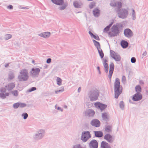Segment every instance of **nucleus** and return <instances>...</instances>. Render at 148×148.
Masks as SVG:
<instances>
[{"mask_svg": "<svg viewBox=\"0 0 148 148\" xmlns=\"http://www.w3.org/2000/svg\"><path fill=\"white\" fill-rule=\"evenodd\" d=\"M122 6V3H119L118 4V8H117L116 11L117 12L118 17L122 19L126 18L129 14L128 10L125 8L121 9Z\"/></svg>", "mask_w": 148, "mask_h": 148, "instance_id": "f257e3e1", "label": "nucleus"}, {"mask_svg": "<svg viewBox=\"0 0 148 148\" xmlns=\"http://www.w3.org/2000/svg\"><path fill=\"white\" fill-rule=\"evenodd\" d=\"M99 91L97 88H94L91 89L88 93V96L91 101L97 100L99 95Z\"/></svg>", "mask_w": 148, "mask_h": 148, "instance_id": "f03ea898", "label": "nucleus"}, {"mask_svg": "<svg viewBox=\"0 0 148 148\" xmlns=\"http://www.w3.org/2000/svg\"><path fill=\"white\" fill-rule=\"evenodd\" d=\"M29 77L28 70L25 69L20 70L18 75V79L20 81H26L29 79Z\"/></svg>", "mask_w": 148, "mask_h": 148, "instance_id": "7ed1b4c3", "label": "nucleus"}, {"mask_svg": "<svg viewBox=\"0 0 148 148\" xmlns=\"http://www.w3.org/2000/svg\"><path fill=\"white\" fill-rule=\"evenodd\" d=\"M114 86L115 98L117 99L122 92V88L120 86V83L119 78H117L115 79Z\"/></svg>", "mask_w": 148, "mask_h": 148, "instance_id": "20e7f679", "label": "nucleus"}, {"mask_svg": "<svg viewBox=\"0 0 148 148\" xmlns=\"http://www.w3.org/2000/svg\"><path fill=\"white\" fill-rule=\"evenodd\" d=\"M45 131L43 129H39L37 130L33 136L34 140L38 141L42 139L44 136Z\"/></svg>", "mask_w": 148, "mask_h": 148, "instance_id": "39448f33", "label": "nucleus"}, {"mask_svg": "<svg viewBox=\"0 0 148 148\" xmlns=\"http://www.w3.org/2000/svg\"><path fill=\"white\" fill-rule=\"evenodd\" d=\"M91 137V135L89 131H83L82 133L81 139L82 141L85 142L90 138Z\"/></svg>", "mask_w": 148, "mask_h": 148, "instance_id": "423d86ee", "label": "nucleus"}, {"mask_svg": "<svg viewBox=\"0 0 148 148\" xmlns=\"http://www.w3.org/2000/svg\"><path fill=\"white\" fill-rule=\"evenodd\" d=\"M111 32L108 33V34L110 37L116 36L119 33V29L115 25H113L111 28Z\"/></svg>", "mask_w": 148, "mask_h": 148, "instance_id": "0eeeda50", "label": "nucleus"}, {"mask_svg": "<svg viewBox=\"0 0 148 148\" xmlns=\"http://www.w3.org/2000/svg\"><path fill=\"white\" fill-rule=\"evenodd\" d=\"M110 55L115 61L119 62L121 60L120 55L117 53H116L114 51L112 50H110Z\"/></svg>", "mask_w": 148, "mask_h": 148, "instance_id": "6e6552de", "label": "nucleus"}, {"mask_svg": "<svg viewBox=\"0 0 148 148\" xmlns=\"http://www.w3.org/2000/svg\"><path fill=\"white\" fill-rule=\"evenodd\" d=\"M40 69L38 68H32L30 71L31 76L33 77H37L40 72Z\"/></svg>", "mask_w": 148, "mask_h": 148, "instance_id": "1a4fd4ad", "label": "nucleus"}, {"mask_svg": "<svg viewBox=\"0 0 148 148\" xmlns=\"http://www.w3.org/2000/svg\"><path fill=\"white\" fill-rule=\"evenodd\" d=\"M94 105L97 108L99 109L102 111L104 110L106 107V105L103 104L100 102H96L95 103Z\"/></svg>", "mask_w": 148, "mask_h": 148, "instance_id": "9d476101", "label": "nucleus"}, {"mask_svg": "<svg viewBox=\"0 0 148 148\" xmlns=\"http://www.w3.org/2000/svg\"><path fill=\"white\" fill-rule=\"evenodd\" d=\"M84 114L85 116L89 117L93 116L95 114V112L92 109H88L85 111Z\"/></svg>", "mask_w": 148, "mask_h": 148, "instance_id": "9b49d317", "label": "nucleus"}, {"mask_svg": "<svg viewBox=\"0 0 148 148\" xmlns=\"http://www.w3.org/2000/svg\"><path fill=\"white\" fill-rule=\"evenodd\" d=\"M124 34L125 37L129 38H131L133 35L132 31L129 28H127L124 30Z\"/></svg>", "mask_w": 148, "mask_h": 148, "instance_id": "f8f14e48", "label": "nucleus"}, {"mask_svg": "<svg viewBox=\"0 0 148 148\" xmlns=\"http://www.w3.org/2000/svg\"><path fill=\"white\" fill-rule=\"evenodd\" d=\"M89 146L90 148H97L98 143L95 140H92L90 141L89 144Z\"/></svg>", "mask_w": 148, "mask_h": 148, "instance_id": "ddd939ff", "label": "nucleus"}, {"mask_svg": "<svg viewBox=\"0 0 148 148\" xmlns=\"http://www.w3.org/2000/svg\"><path fill=\"white\" fill-rule=\"evenodd\" d=\"M91 125L96 127H99L100 125V121L97 119H93L90 122Z\"/></svg>", "mask_w": 148, "mask_h": 148, "instance_id": "4468645a", "label": "nucleus"}, {"mask_svg": "<svg viewBox=\"0 0 148 148\" xmlns=\"http://www.w3.org/2000/svg\"><path fill=\"white\" fill-rule=\"evenodd\" d=\"M142 98L141 94L136 93L133 96L132 100L135 101H138L140 100Z\"/></svg>", "mask_w": 148, "mask_h": 148, "instance_id": "2eb2a0df", "label": "nucleus"}, {"mask_svg": "<svg viewBox=\"0 0 148 148\" xmlns=\"http://www.w3.org/2000/svg\"><path fill=\"white\" fill-rule=\"evenodd\" d=\"M104 138L108 142L111 143H112L114 140L112 136L109 134H106L104 137Z\"/></svg>", "mask_w": 148, "mask_h": 148, "instance_id": "dca6fc26", "label": "nucleus"}, {"mask_svg": "<svg viewBox=\"0 0 148 148\" xmlns=\"http://www.w3.org/2000/svg\"><path fill=\"white\" fill-rule=\"evenodd\" d=\"M114 66L113 63L111 62L110 64V70L109 72V75L108 77L110 79H111L113 71L114 69Z\"/></svg>", "mask_w": 148, "mask_h": 148, "instance_id": "f3484780", "label": "nucleus"}, {"mask_svg": "<svg viewBox=\"0 0 148 148\" xmlns=\"http://www.w3.org/2000/svg\"><path fill=\"white\" fill-rule=\"evenodd\" d=\"M50 33L48 32L41 33L38 34L39 36L44 38H49L50 36Z\"/></svg>", "mask_w": 148, "mask_h": 148, "instance_id": "a211bd4d", "label": "nucleus"}, {"mask_svg": "<svg viewBox=\"0 0 148 148\" xmlns=\"http://www.w3.org/2000/svg\"><path fill=\"white\" fill-rule=\"evenodd\" d=\"M108 61L107 59H104L103 64L104 66V69L106 73H108V65L107 63Z\"/></svg>", "mask_w": 148, "mask_h": 148, "instance_id": "6ab92c4d", "label": "nucleus"}, {"mask_svg": "<svg viewBox=\"0 0 148 148\" xmlns=\"http://www.w3.org/2000/svg\"><path fill=\"white\" fill-rule=\"evenodd\" d=\"M15 86V84L14 83H11L5 86V88H6V90L9 91L13 89Z\"/></svg>", "mask_w": 148, "mask_h": 148, "instance_id": "aec40b11", "label": "nucleus"}, {"mask_svg": "<svg viewBox=\"0 0 148 148\" xmlns=\"http://www.w3.org/2000/svg\"><path fill=\"white\" fill-rule=\"evenodd\" d=\"M101 148H111L110 145L107 142L102 141L101 144Z\"/></svg>", "mask_w": 148, "mask_h": 148, "instance_id": "412c9836", "label": "nucleus"}, {"mask_svg": "<svg viewBox=\"0 0 148 148\" xmlns=\"http://www.w3.org/2000/svg\"><path fill=\"white\" fill-rule=\"evenodd\" d=\"M119 3H121V2H117L115 0H111L110 3V5L112 7H117L118 8V4Z\"/></svg>", "mask_w": 148, "mask_h": 148, "instance_id": "4be33fe9", "label": "nucleus"}, {"mask_svg": "<svg viewBox=\"0 0 148 148\" xmlns=\"http://www.w3.org/2000/svg\"><path fill=\"white\" fill-rule=\"evenodd\" d=\"M52 2L56 5H61L64 3L63 0H51Z\"/></svg>", "mask_w": 148, "mask_h": 148, "instance_id": "5701e85b", "label": "nucleus"}, {"mask_svg": "<svg viewBox=\"0 0 148 148\" xmlns=\"http://www.w3.org/2000/svg\"><path fill=\"white\" fill-rule=\"evenodd\" d=\"M94 132L95 136L96 137L101 138L103 136V133L101 131H95Z\"/></svg>", "mask_w": 148, "mask_h": 148, "instance_id": "b1692460", "label": "nucleus"}, {"mask_svg": "<svg viewBox=\"0 0 148 148\" xmlns=\"http://www.w3.org/2000/svg\"><path fill=\"white\" fill-rule=\"evenodd\" d=\"M102 117L103 120L105 121L107 120L109 118V115L108 112H104L102 113Z\"/></svg>", "mask_w": 148, "mask_h": 148, "instance_id": "393cba45", "label": "nucleus"}, {"mask_svg": "<svg viewBox=\"0 0 148 148\" xmlns=\"http://www.w3.org/2000/svg\"><path fill=\"white\" fill-rule=\"evenodd\" d=\"M121 44L123 48H126L128 45V43L127 42L124 40H122L121 41Z\"/></svg>", "mask_w": 148, "mask_h": 148, "instance_id": "a878e982", "label": "nucleus"}, {"mask_svg": "<svg viewBox=\"0 0 148 148\" xmlns=\"http://www.w3.org/2000/svg\"><path fill=\"white\" fill-rule=\"evenodd\" d=\"M100 10L97 8L95 9L93 11L94 15L95 17H97L99 15Z\"/></svg>", "mask_w": 148, "mask_h": 148, "instance_id": "bb28decb", "label": "nucleus"}, {"mask_svg": "<svg viewBox=\"0 0 148 148\" xmlns=\"http://www.w3.org/2000/svg\"><path fill=\"white\" fill-rule=\"evenodd\" d=\"M92 41L95 45L97 49L101 48L99 42L94 40H93Z\"/></svg>", "mask_w": 148, "mask_h": 148, "instance_id": "cd10ccee", "label": "nucleus"}, {"mask_svg": "<svg viewBox=\"0 0 148 148\" xmlns=\"http://www.w3.org/2000/svg\"><path fill=\"white\" fill-rule=\"evenodd\" d=\"M105 131L106 132L110 133L112 132V127L111 126L108 125L105 127Z\"/></svg>", "mask_w": 148, "mask_h": 148, "instance_id": "c85d7f7f", "label": "nucleus"}, {"mask_svg": "<svg viewBox=\"0 0 148 148\" xmlns=\"http://www.w3.org/2000/svg\"><path fill=\"white\" fill-rule=\"evenodd\" d=\"M135 90L137 92L136 93L141 94L140 93L141 92V88L140 85H138L136 86L135 88Z\"/></svg>", "mask_w": 148, "mask_h": 148, "instance_id": "c756f323", "label": "nucleus"}, {"mask_svg": "<svg viewBox=\"0 0 148 148\" xmlns=\"http://www.w3.org/2000/svg\"><path fill=\"white\" fill-rule=\"evenodd\" d=\"M132 18L133 20H135L136 19V13L135 10L133 9H132Z\"/></svg>", "mask_w": 148, "mask_h": 148, "instance_id": "7c9ffc66", "label": "nucleus"}, {"mask_svg": "<svg viewBox=\"0 0 148 148\" xmlns=\"http://www.w3.org/2000/svg\"><path fill=\"white\" fill-rule=\"evenodd\" d=\"M72 148H84V147L80 144H76L73 145Z\"/></svg>", "mask_w": 148, "mask_h": 148, "instance_id": "2f4dec72", "label": "nucleus"}, {"mask_svg": "<svg viewBox=\"0 0 148 148\" xmlns=\"http://www.w3.org/2000/svg\"><path fill=\"white\" fill-rule=\"evenodd\" d=\"M97 50L101 58H103L104 56V54L102 49L101 48H100L99 49H97Z\"/></svg>", "mask_w": 148, "mask_h": 148, "instance_id": "473e14b6", "label": "nucleus"}, {"mask_svg": "<svg viewBox=\"0 0 148 148\" xmlns=\"http://www.w3.org/2000/svg\"><path fill=\"white\" fill-rule=\"evenodd\" d=\"M112 22L108 26H107L105 27L104 29L103 32H105L108 31L109 30L110 27L112 25Z\"/></svg>", "mask_w": 148, "mask_h": 148, "instance_id": "72a5a7b5", "label": "nucleus"}, {"mask_svg": "<svg viewBox=\"0 0 148 148\" xmlns=\"http://www.w3.org/2000/svg\"><path fill=\"white\" fill-rule=\"evenodd\" d=\"M28 114L26 112L23 113L21 114V116L24 119H26L28 117Z\"/></svg>", "mask_w": 148, "mask_h": 148, "instance_id": "f704fd0d", "label": "nucleus"}, {"mask_svg": "<svg viewBox=\"0 0 148 148\" xmlns=\"http://www.w3.org/2000/svg\"><path fill=\"white\" fill-rule=\"evenodd\" d=\"M12 36L10 34H6L5 36L4 39L5 40H7L11 38H12Z\"/></svg>", "mask_w": 148, "mask_h": 148, "instance_id": "c9c22d12", "label": "nucleus"}, {"mask_svg": "<svg viewBox=\"0 0 148 148\" xmlns=\"http://www.w3.org/2000/svg\"><path fill=\"white\" fill-rule=\"evenodd\" d=\"M9 78L10 79H12L14 77V74L12 72H10L9 73L8 75Z\"/></svg>", "mask_w": 148, "mask_h": 148, "instance_id": "e433bc0d", "label": "nucleus"}, {"mask_svg": "<svg viewBox=\"0 0 148 148\" xmlns=\"http://www.w3.org/2000/svg\"><path fill=\"white\" fill-rule=\"evenodd\" d=\"M67 6V4L65 3L62 6L59 7L58 8L60 10H64Z\"/></svg>", "mask_w": 148, "mask_h": 148, "instance_id": "4c0bfd02", "label": "nucleus"}, {"mask_svg": "<svg viewBox=\"0 0 148 148\" xmlns=\"http://www.w3.org/2000/svg\"><path fill=\"white\" fill-rule=\"evenodd\" d=\"M73 4L74 6L76 8H79L81 7V5L79 4L77 1H74Z\"/></svg>", "mask_w": 148, "mask_h": 148, "instance_id": "58836bf2", "label": "nucleus"}, {"mask_svg": "<svg viewBox=\"0 0 148 148\" xmlns=\"http://www.w3.org/2000/svg\"><path fill=\"white\" fill-rule=\"evenodd\" d=\"M27 106V104L24 103L19 102V107L20 108H23Z\"/></svg>", "mask_w": 148, "mask_h": 148, "instance_id": "ea45409f", "label": "nucleus"}, {"mask_svg": "<svg viewBox=\"0 0 148 148\" xmlns=\"http://www.w3.org/2000/svg\"><path fill=\"white\" fill-rule=\"evenodd\" d=\"M62 79L60 77H57V84L60 86L62 84Z\"/></svg>", "mask_w": 148, "mask_h": 148, "instance_id": "a19ab883", "label": "nucleus"}, {"mask_svg": "<svg viewBox=\"0 0 148 148\" xmlns=\"http://www.w3.org/2000/svg\"><path fill=\"white\" fill-rule=\"evenodd\" d=\"M95 3L94 2H92L90 3L89 4V8L90 9L92 8L95 6Z\"/></svg>", "mask_w": 148, "mask_h": 148, "instance_id": "79ce46f5", "label": "nucleus"}, {"mask_svg": "<svg viewBox=\"0 0 148 148\" xmlns=\"http://www.w3.org/2000/svg\"><path fill=\"white\" fill-rule=\"evenodd\" d=\"M11 93L15 97H17L18 95V91L17 90H14L11 92Z\"/></svg>", "mask_w": 148, "mask_h": 148, "instance_id": "37998d69", "label": "nucleus"}, {"mask_svg": "<svg viewBox=\"0 0 148 148\" xmlns=\"http://www.w3.org/2000/svg\"><path fill=\"white\" fill-rule=\"evenodd\" d=\"M119 106L120 108L122 110H124V105L123 101H121L119 103Z\"/></svg>", "mask_w": 148, "mask_h": 148, "instance_id": "c03bdc74", "label": "nucleus"}, {"mask_svg": "<svg viewBox=\"0 0 148 148\" xmlns=\"http://www.w3.org/2000/svg\"><path fill=\"white\" fill-rule=\"evenodd\" d=\"M13 107L14 109H17L19 107V102L14 103L13 104Z\"/></svg>", "mask_w": 148, "mask_h": 148, "instance_id": "a18cd8bd", "label": "nucleus"}, {"mask_svg": "<svg viewBox=\"0 0 148 148\" xmlns=\"http://www.w3.org/2000/svg\"><path fill=\"white\" fill-rule=\"evenodd\" d=\"M64 90V88L63 87H62L61 88V89L56 90L55 91V92L56 94H57L58 92H63Z\"/></svg>", "mask_w": 148, "mask_h": 148, "instance_id": "49530a36", "label": "nucleus"}, {"mask_svg": "<svg viewBox=\"0 0 148 148\" xmlns=\"http://www.w3.org/2000/svg\"><path fill=\"white\" fill-rule=\"evenodd\" d=\"M0 97L1 98L4 99L6 97L4 93L1 92L0 93Z\"/></svg>", "mask_w": 148, "mask_h": 148, "instance_id": "de8ad7c7", "label": "nucleus"}, {"mask_svg": "<svg viewBox=\"0 0 148 148\" xmlns=\"http://www.w3.org/2000/svg\"><path fill=\"white\" fill-rule=\"evenodd\" d=\"M117 28L122 27L123 26L120 23H117L115 25H114Z\"/></svg>", "mask_w": 148, "mask_h": 148, "instance_id": "09e8293b", "label": "nucleus"}, {"mask_svg": "<svg viewBox=\"0 0 148 148\" xmlns=\"http://www.w3.org/2000/svg\"><path fill=\"white\" fill-rule=\"evenodd\" d=\"M36 89V88L35 87H32L31 88L29 89L28 90V91L29 92H31L35 90Z\"/></svg>", "mask_w": 148, "mask_h": 148, "instance_id": "8fccbe9b", "label": "nucleus"}, {"mask_svg": "<svg viewBox=\"0 0 148 148\" xmlns=\"http://www.w3.org/2000/svg\"><path fill=\"white\" fill-rule=\"evenodd\" d=\"M126 81V79L124 75L122 77V82L123 84H125V83Z\"/></svg>", "mask_w": 148, "mask_h": 148, "instance_id": "3c124183", "label": "nucleus"}, {"mask_svg": "<svg viewBox=\"0 0 148 148\" xmlns=\"http://www.w3.org/2000/svg\"><path fill=\"white\" fill-rule=\"evenodd\" d=\"M131 62L132 63H135L136 62V59L135 58H132L131 59Z\"/></svg>", "mask_w": 148, "mask_h": 148, "instance_id": "603ef678", "label": "nucleus"}, {"mask_svg": "<svg viewBox=\"0 0 148 148\" xmlns=\"http://www.w3.org/2000/svg\"><path fill=\"white\" fill-rule=\"evenodd\" d=\"M6 90H6V88H1L0 89L1 92L4 93L6 92Z\"/></svg>", "mask_w": 148, "mask_h": 148, "instance_id": "864d4df0", "label": "nucleus"}, {"mask_svg": "<svg viewBox=\"0 0 148 148\" xmlns=\"http://www.w3.org/2000/svg\"><path fill=\"white\" fill-rule=\"evenodd\" d=\"M92 37H93L95 39L99 40V36H96L94 35Z\"/></svg>", "mask_w": 148, "mask_h": 148, "instance_id": "5fc2aeb1", "label": "nucleus"}, {"mask_svg": "<svg viewBox=\"0 0 148 148\" xmlns=\"http://www.w3.org/2000/svg\"><path fill=\"white\" fill-rule=\"evenodd\" d=\"M7 8L9 9L12 10L13 8V7L12 5H10L7 6Z\"/></svg>", "mask_w": 148, "mask_h": 148, "instance_id": "6e6d98bb", "label": "nucleus"}, {"mask_svg": "<svg viewBox=\"0 0 148 148\" xmlns=\"http://www.w3.org/2000/svg\"><path fill=\"white\" fill-rule=\"evenodd\" d=\"M147 52L146 51L144 52L142 55V58H143V57L146 56L147 55Z\"/></svg>", "mask_w": 148, "mask_h": 148, "instance_id": "4d7b16f0", "label": "nucleus"}, {"mask_svg": "<svg viewBox=\"0 0 148 148\" xmlns=\"http://www.w3.org/2000/svg\"><path fill=\"white\" fill-rule=\"evenodd\" d=\"M51 62V59L50 58H48L46 61V62L48 64L50 63Z\"/></svg>", "mask_w": 148, "mask_h": 148, "instance_id": "13d9d810", "label": "nucleus"}, {"mask_svg": "<svg viewBox=\"0 0 148 148\" xmlns=\"http://www.w3.org/2000/svg\"><path fill=\"white\" fill-rule=\"evenodd\" d=\"M15 148H23L21 147L18 145H16L15 146Z\"/></svg>", "mask_w": 148, "mask_h": 148, "instance_id": "bf43d9fd", "label": "nucleus"}, {"mask_svg": "<svg viewBox=\"0 0 148 148\" xmlns=\"http://www.w3.org/2000/svg\"><path fill=\"white\" fill-rule=\"evenodd\" d=\"M88 33L91 37H92L94 35V34L90 31Z\"/></svg>", "mask_w": 148, "mask_h": 148, "instance_id": "052dcab7", "label": "nucleus"}, {"mask_svg": "<svg viewBox=\"0 0 148 148\" xmlns=\"http://www.w3.org/2000/svg\"><path fill=\"white\" fill-rule=\"evenodd\" d=\"M57 109L58 110H60L61 112L63 111V109L61 108L60 107H58L57 108Z\"/></svg>", "mask_w": 148, "mask_h": 148, "instance_id": "680f3d73", "label": "nucleus"}, {"mask_svg": "<svg viewBox=\"0 0 148 148\" xmlns=\"http://www.w3.org/2000/svg\"><path fill=\"white\" fill-rule=\"evenodd\" d=\"M20 8L24 10H27L28 9V8L25 7H21Z\"/></svg>", "mask_w": 148, "mask_h": 148, "instance_id": "e2e57ef3", "label": "nucleus"}, {"mask_svg": "<svg viewBox=\"0 0 148 148\" xmlns=\"http://www.w3.org/2000/svg\"><path fill=\"white\" fill-rule=\"evenodd\" d=\"M81 91V88L79 87L78 88V92L79 93Z\"/></svg>", "mask_w": 148, "mask_h": 148, "instance_id": "0e129e2a", "label": "nucleus"}, {"mask_svg": "<svg viewBox=\"0 0 148 148\" xmlns=\"http://www.w3.org/2000/svg\"><path fill=\"white\" fill-rule=\"evenodd\" d=\"M5 97L8 96L9 95V93L8 92L6 93L5 94Z\"/></svg>", "mask_w": 148, "mask_h": 148, "instance_id": "69168bd1", "label": "nucleus"}, {"mask_svg": "<svg viewBox=\"0 0 148 148\" xmlns=\"http://www.w3.org/2000/svg\"><path fill=\"white\" fill-rule=\"evenodd\" d=\"M97 70L98 71H100V67L99 66H98L97 67Z\"/></svg>", "mask_w": 148, "mask_h": 148, "instance_id": "338daca9", "label": "nucleus"}, {"mask_svg": "<svg viewBox=\"0 0 148 148\" xmlns=\"http://www.w3.org/2000/svg\"><path fill=\"white\" fill-rule=\"evenodd\" d=\"M9 66V64H5V66L6 67H8Z\"/></svg>", "mask_w": 148, "mask_h": 148, "instance_id": "774afa93", "label": "nucleus"}]
</instances>
